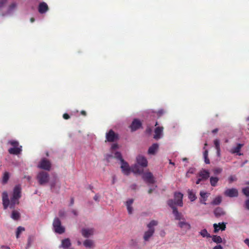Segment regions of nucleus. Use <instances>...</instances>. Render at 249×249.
Returning a JSON list of instances; mask_svg holds the SVG:
<instances>
[{
  "instance_id": "f257e3e1",
  "label": "nucleus",
  "mask_w": 249,
  "mask_h": 249,
  "mask_svg": "<svg viewBox=\"0 0 249 249\" xmlns=\"http://www.w3.org/2000/svg\"><path fill=\"white\" fill-rule=\"evenodd\" d=\"M121 162V168L122 169V172L125 175L128 176L131 171L134 174H142L143 173V169L138 166V164H135L130 168L128 163L125 161L124 160H122Z\"/></svg>"
},
{
  "instance_id": "f03ea898",
  "label": "nucleus",
  "mask_w": 249,
  "mask_h": 249,
  "mask_svg": "<svg viewBox=\"0 0 249 249\" xmlns=\"http://www.w3.org/2000/svg\"><path fill=\"white\" fill-rule=\"evenodd\" d=\"M8 144L13 146L8 149V152L10 154L18 155L22 151V146L19 145V142L16 140H10L8 142Z\"/></svg>"
},
{
  "instance_id": "7ed1b4c3",
  "label": "nucleus",
  "mask_w": 249,
  "mask_h": 249,
  "mask_svg": "<svg viewBox=\"0 0 249 249\" xmlns=\"http://www.w3.org/2000/svg\"><path fill=\"white\" fill-rule=\"evenodd\" d=\"M36 179L40 185H43L48 182L49 180V175L44 171L39 172L36 176Z\"/></svg>"
},
{
  "instance_id": "20e7f679",
  "label": "nucleus",
  "mask_w": 249,
  "mask_h": 249,
  "mask_svg": "<svg viewBox=\"0 0 249 249\" xmlns=\"http://www.w3.org/2000/svg\"><path fill=\"white\" fill-rule=\"evenodd\" d=\"M53 225L55 232L62 234L65 232V228L61 225V222L58 218L55 217L54 219Z\"/></svg>"
},
{
  "instance_id": "39448f33",
  "label": "nucleus",
  "mask_w": 249,
  "mask_h": 249,
  "mask_svg": "<svg viewBox=\"0 0 249 249\" xmlns=\"http://www.w3.org/2000/svg\"><path fill=\"white\" fill-rule=\"evenodd\" d=\"M106 141L108 142H114L119 139V136L118 134L115 133V132L112 129H110L107 133H106Z\"/></svg>"
},
{
  "instance_id": "423d86ee",
  "label": "nucleus",
  "mask_w": 249,
  "mask_h": 249,
  "mask_svg": "<svg viewBox=\"0 0 249 249\" xmlns=\"http://www.w3.org/2000/svg\"><path fill=\"white\" fill-rule=\"evenodd\" d=\"M38 167L47 171H50L51 168V163L48 160L43 158L38 164Z\"/></svg>"
},
{
  "instance_id": "0eeeda50",
  "label": "nucleus",
  "mask_w": 249,
  "mask_h": 249,
  "mask_svg": "<svg viewBox=\"0 0 249 249\" xmlns=\"http://www.w3.org/2000/svg\"><path fill=\"white\" fill-rule=\"evenodd\" d=\"M142 127L141 122L137 119H134L130 126L131 131H135Z\"/></svg>"
},
{
  "instance_id": "6e6552de",
  "label": "nucleus",
  "mask_w": 249,
  "mask_h": 249,
  "mask_svg": "<svg viewBox=\"0 0 249 249\" xmlns=\"http://www.w3.org/2000/svg\"><path fill=\"white\" fill-rule=\"evenodd\" d=\"M224 195L230 197H237L238 196V192L235 188L228 189L224 192Z\"/></svg>"
},
{
  "instance_id": "1a4fd4ad",
  "label": "nucleus",
  "mask_w": 249,
  "mask_h": 249,
  "mask_svg": "<svg viewBox=\"0 0 249 249\" xmlns=\"http://www.w3.org/2000/svg\"><path fill=\"white\" fill-rule=\"evenodd\" d=\"M178 226L181 229L188 231L191 229V225L186 222L185 218L178 222Z\"/></svg>"
},
{
  "instance_id": "9d476101",
  "label": "nucleus",
  "mask_w": 249,
  "mask_h": 249,
  "mask_svg": "<svg viewBox=\"0 0 249 249\" xmlns=\"http://www.w3.org/2000/svg\"><path fill=\"white\" fill-rule=\"evenodd\" d=\"M183 194L180 192H175L174 193V200L176 201L177 205L180 207L183 206Z\"/></svg>"
},
{
  "instance_id": "9b49d317",
  "label": "nucleus",
  "mask_w": 249,
  "mask_h": 249,
  "mask_svg": "<svg viewBox=\"0 0 249 249\" xmlns=\"http://www.w3.org/2000/svg\"><path fill=\"white\" fill-rule=\"evenodd\" d=\"M137 163L138 165H140L142 167H146L147 166V159L143 156L139 155L137 157Z\"/></svg>"
},
{
  "instance_id": "f8f14e48",
  "label": "nucleus",
  "mask_w": 249,
  "mask_h": 249,
  "mask_svg": "<svg viewBox=\"0 0 249 249\" xmlns=\"http://www.w3.org/2000/svg\"><path fill=\"white\" fill-rule=\"evenodd\" d=\"M143 179L147 183L149 184H153L155 182V180L152 173L149 172H146L143 175Z\"/></svg>"
},
{
  "instance_id": "ddd939ff",
  "label": "nucleus",
  "mask_w": 249,
  "mask_h": 249,
  "mask_svg": "<svg viewBox=\"0 0 249 249\" xmlns=\"http://www.w3.org/2000/svg\"><path fill=\"white\" fill-rule=\"evenodd\" d=\"M2 204L4 209H6L9 205L10 201L8 198V193L4 191L2 194Z\"/></svg>"
},
{
  "instance_id": "4468645a",
  "label": "nucleus",
  "mask_w": 249,
  "mask_h": 249,
  "mask_svg": "<svg viewBox=\"0 0 249 249\" xmlns=\"http://www.w3.org/2000/svg\"><path fill=\"white\" fill-rule=\"evenodd\" d=\"M213 213L215 216L217 218L224 216L226 214V212L224 211L223 208L220 207L216 208L213 211Z\"/></svg>"
},
{
  "instance_id": "2eb2a0df",
  "label": "nucleus",
  "mask_w": 249,
  "mask_h": 249,
  "mask_svg": "<svg viewBox=\"0 0 249 249\" xmlns=\"http://www.w3.org/2000/svg\"><path fill=\"white\" fill-rule=\"evenodd\" d=\"M21 187L19 185H16L14 189L13 196L15 199H19L21 197Z\"/></svg>"
},
{
  "instance_id": "dca6fc26",
  "label": "nucleus",
  "mask_w": 249,
  "mask_h": 249,
  "mask_svg": "<svg viewBox=\"0 0 249 249\" xmlns=\"http://www.w3.org/2000/svg\"><path fill=\"white\" fill-rule=\"evenodd\" d=\"M198 177L203 180H205L209 178L210 173L208 170L202 169L199 172Z\"/></svg>"
},
{
  "instance_id": "f3484780",
  "label": "nucleus",
  "mask_w": 249,
  "mask_h": 249,
  "mask_svg": "<svg viewBox=\"0 0 249 249\" xmlns=\"http://www.w3.org/2000/svg\"><path fill=\"white\" fill-rule=\"evenodd\" d=\"M163 130L162 126L157 127L155 129V135L154 138L156 140H158L161 138Z\"/></svg>"
},
{
  "instance_id": "a211bd4d",
  "label": "nucleus",
  "mask_w": 249,
  "mask_h": 249,
  "mask_svg": "<svg viewBox=\"0 0 249 249\" xmlns=\"http://www.w3.org/2000/svg\"><path fill=\"white\" fill-rule=\"evenodd\" d=\"M93 232L94 230L93 229H83L81 231L82 235L86 238H88L92 235Z\"/></svg>"
},
{
  "instance_id": "6ab92c4d",
  "label": "nucleus",
  "mask_w": 249,
  "mask_h": 249,
  "mask_svg": "<svg viewBox=\"0 0 249 249\" xmlns=\"http://www.w3.org/2000/svg\"><path fill=\"white\" fill-rule=\"evenodd\" d=\"M49 9L47 4L44 2H41L38 6V12L40 14H43L46 12Z\"/></svg>"
},
{
  "instance_id": "aec40b11",
  "label": "nucleus",
  "mask_w": 249,
  "mask_h": 249,
  "mask_svg": "<svg viewBox=\"0 0 249 249\" xmlns=\"http://www.w3.org/2000/svg\"><path fill=\"white\" fill-rule=\"evenodd\" d=\"M155 232V229H148V230L145 231L144 233L143 239L144 241H147L149 240L150 238L152 236Z\"/></svg>"
},
{
  "instance_id": "412c9836",
  "label": "nucleus",
  "mask_w": 249,
  "mask_h": 249,
  "mask_svg": "<svg viewBox=\"0 0 249 249\" xmlns=\"http://www.w3.org/2000/svg\"><path fill=\"white\" fill-rule=\"evenodd\" d=\"M159 148V144L157 143L153 144L148 149V153L150 155H155Z\"/></svg>"
},
{
  "instance_id": "4be33fe9",
  "label": "nucleus",
  "mask_w": 249,
  "mask_h": 249,
  "mask_svg": "<svg viewBox=\"0 0 249 249\" xmlns=\"http://www.w3.org/2000/svg\"><path fill=\"white\" fill-rule=\"evenodd\" d=\"M173 213L175 216V219L179 221L184 218L181 213L178 212L177 208H174L173 210Z\"/></svg>"
},
{
  "instance_id": "5701e85b",
  "label": "nucleus",
  "mask_w": 249,
  "mask_h": 249,
  "mask_svg": "<svg viewBox=\"0 0 249 249\" xmlns=\"http://www.w3.org/2000/svg\"><path fill=\"white\" fill-rule=\"evenodd\" d=\"M213 227L214 232H217L220 229L221 230V231H224L226 228V225L224 223H222L221 224L219 223L218 225L217 224H214Z\"/></svg>"
},
{
  "instance_id": "b1692460",
  "label": "nucleus",
  "mask_w": 249,
  "mask_h": 249,
  "mask_svg": "<svg viewBox=\"0 0 249 249\" xmlns=\"http://www.w3.org/2000/svg\"><path fill=\"white\" fill-rule=\"evenodd\" d=\"M71 242L69 238H66L63 239L61 241V245L60 247L63 248L64 249H67L71 247Z\"/></svg>"
},
{
  "instance_id": "393cba45",
  "label": "nucleus",
  "mask_w": 249,
  "mask_h": 249,
  "mask_svg": "<svg viewBox=\"0 0 249 249\" xmlns=\"http://www.w3.org/2000/svg\"><path fill=\"white\" fill-rule=\"evenodd\" d=\"M133 203V199H130L128 200L126 202V206L127 207V210L129 214H131L133 212V208L132 207V204Z\"/></svg>"
},
{
  "instance_id": "a878e982",
  "label": "nucleus",
  "mask_w": 249,
  "mask_h": 249,
  "mask_svg": "<svg viewBox=\"0 0 249 249\" xmlns=\"http://www.w3.org/2000/svg\"><path fill=\"white\" fill-rule=\"evenodd\" d=\"M200 196H201V198H200V203L206 205V203L205 202L208 197L207 194L203 191H201L200 192Z\"/></svg>"
},
{
  "instance_id": "bb28decb",
  "label": "nucleus",
  "mask_w": 249,
  "mask_h": 249,
  "mask_svg": "<svg viewBox=\"0 0 249 249\" xmlns=\"http://www.w3.org/2000/svg\"><path fill=\"white\" fill-rule=\"evenodd\" d=\"M188 197L191 201H193L196 199V194L192 190H188Z\"/></svg>"
},
{
  "instance_id": "cd10ccee",
  "label": "nucleus",
  "mask_w": 249,
  "mask_h": 249,
  "mask_svg": "<svg viewBox=\"0 0 249 249\" xmlns=\"http://www.w3.org/2000/svg\"><path fill=\"white\" fill-rule=\"evenodd\" d=\"M218 180L219 178L217 177H211L210 179V184L212 186L215 187L216 186Z\"/></svg>"
},
{
  "instance_id": "c85d7f7f",
  "label": "nucleus",
  "mask_w": 249,
  "mask_h": 249,
  "mask_svg": "<svg viewBox=\"0 0 249 249\" xmlns=\"http://www.w3.org/2000/svg\"><path fill=\"white\" fill-rule=\"evenodd\" d=\"M222 201V197L220 196H218L214 198L211 202V204L213 205H217L220 204Z\"/></svg>"
},
{
  "instance_id": "c756f323",
  "label": "nucleus",
  "mask_w": 249,
  "mask_h": 249,
  "mask_svg": "<svg viewBox=\"0 0 249 249\" xmlns=\"http://www.w3.org/2000/svg\"><path fill=\"white\" fill-rule=\"evenodd\" d=\"M211 237L212 238V240L217 244L221 243L222 242V239L220 236L213 235Z\"/></svg>"
},
{
  "instance_id": "7c9ffc66",
  "label": "nucleus",
  "mask_w": 249,
  "mask_h": 249,
  "mask_svg": "<svg viewBox=\"0 0 249 249\" xmlns=\"http://www.w3.org/2000/svg\"><path fill=\"white\" fill-rule=\"evenodd\" d=\"M9 179V174L8 172H5L3 174V176L2 177V183L3 184H5L7 183Z\"/></svg>"
},
{
  "instance_id": "2f4dec72",
  "label": "nucleus",
  "mask_w": 249,
  "mask_h": 249,
  "mask_svg": "<svg viewBox=\"0 0 249 249\" xmlns=\"http://www.w3.org/2000/svg\"><path fill=\"white\" fill-rule=\"evenodd\" d=\"M18 199H15L14 198V196H13L11 198V201H10L9 205L11 209L14 208L15 207V205L16 203H17V204L18 203Z\"/></svg>"
},
{
  "instance_id": "473e14b6",
  "label": "nucleus",
  "mask_w": 249,
  "mask_h": 249,
  "mask_svg": "<svg viewBox=\"0 0 249 249\" xmlns=\"http://www.w3.org/2000/svg\"><path fill=\"white\" fill-rule=\"evenodd\" d=\"M11 217L15 220H18L20 218V213L16 211H13L12 213Z\"/></svg>"
},
{
  "instance_id": "72a5a7b5",
  "label": "nucleus",
  "mask_w": 249,
  "mask_h": 249,
  "mask_svg": "<svg viewBox=\"0 0 249 249\" xmlns=\"http://www.w3.org/2000/svg\"><path fill=\"white\" fill-rule=\"evenodd\" d=\"M199 234L203 237L210 238L211 237L210 234H209L206 229H203L199 232Z\"/></svg>"
},
{
  "instance_id": "f704fd0d",
  "label": "nucleus",
  "mask_w": 249,
  "mask_h": 249,
  "mask_svg": "<svg viewBox=\"0 0 249 249\" xmlns=\"http://www.w3.org/2000/svg\"><path fill=\"white\" fill-rule=\"evenodd\" d=\"M167 204L173 210L174 208H177L175 207V205H177V204L174 199H169L167 201Z\"/></svg>"
},
{
  "instance_id": "c9c22d12",
  "label": "nucleus",
  "mask_w": 249,
  "mask_h": 249,
  "mask_svg": "<svg viewBox=\"0 0 249 249\" xmlns=\"http://www.w3.org/2000/svg\"><path fill=\"white\" fill-rule=\"evenodd\" d=\"M25 231V228L21 226H19L18 227L17 231H16V237L17 238H18L20 234L23 231Z\"/></svg>"
},
{
  "instance_id": "e433bc0d",
  "label": "nucleus",
  "mask_w": 249,
  "mask_h": 249,
  "mask_svg": "<svg viewBox=\"0 0 249 249\" xmlns=\"http://www.w3.org/2000/svg\"><path fill=\"white\" fill-rule=\"evenodd\" d=\"M158 225V222L156 220H153L150 221V222L147 225V227L149 229H154L153 227L155 226H157Z\"/></svg>"
},
{
  "instance_id": "4c0bfd02",
  "label": "nucleus",
  "mask_w": 249,
  "mask_h": 249,
  "mask_svg": "<svg viewBox=\"0 0 249 249\" xmlns=\"http://www.w3.org/2000/svg\"><path fill=\"white\" fill-rule=\"evenodd\" d=\"M203 156L204 158L205 162L206 164H209L210 163V160L208 158V151L207 150H205L203 153Z\"/></svg>"
},
{
  "instance_id": "58836bf2",
  "label": "nucleus",
  "mask_w": 249,
  "mask_h": 249,
  "mask_svg": "<svg viewBox=\"0 0 249 249\" xmlns=\"http://www.w3.org/2000/svg\"><path fill=\"white\" fill-rule=\"evenodd\" d=\"M84 245L87 248H91L93 244V242L90 240H86L84 243Z\"/></svg>"
},
{
  "instance_id": "ea45409f",
  "label": "nucleus",
  "mask_w": 249,
  "mask_h": 249,
  "mask_svg": "<svg viewBox=\"0 0 249 249\" xmlns=\"http://www.w3.org/2000/svg\"><path fill=\"white\" fill-rule=\"evenodd\" d=\"M228 180L229 183L231 184L234 181H236L237 178L235 175H231L228 178Z\"/></svg>"
},
{
  "instance_id": "a19ab883",
  "label": "nucleus",
  "mask_w": 249,
  "mask_h": 249,
  "mask_svg": "<svg viewBox=\"0 0 249 249\" xmlns=\"http://www.w3.org/2000/svg\"><path fill=\"white\" fill-rule=\"evenodd\" d=\"M7 0H0V10H2L6 7Z\"/></svg>"
},
{
  "instance_id": "79ce46f5",
  "label": "nucleus",
  "mask_w": 249,
  "mask_h": 249,
  "mask_svg": "<svg viewBox=\"0 0 249 249\" xmlns=\"http://www.w3.org/2000/svg\"><path fill=\"white\" fill-rule=\"evenodd\" d=\"M33 242L34 237L32 236H29L27 241V248H29Z\"/></svg>"
},
{
  "instance_id": "37998d69",
  "label": "nucleus",
  "mask_w": 249,
  "mask_h": 249,
  "mask_svg": "<svg viewBox=\"0 0 249 249\" xmlns=\"http://www.w3.org/2000/svg\"><path fill=\"white\" fill-rule=\"evenodd\" d=\"M114 157L117 159L121 161H122V160H124L122 158V155H121V153H120L119 152H116L114 153Z\"/></svg>"
},
{
  "instance_id": "c03bdc74",
  "label": "nucleus",
  "mask_w": 249,
  "mask_h": 249,
  "mask_svg": "<svg viewBox=\"0 0 249 249\" xmlns=\"http://www.w3.org/2000/svg\"><path fill=\"white\" fill-rule=\"evenodd\" d=\"M242 192L246 196H249V187L243 188Z\"/></svg>"
},
{
  "instance_id": "a18cd8bd",
  "label": "nucleus",
  "mask_w": 249,
  "mask_h": 249,
  "mask_svg": "<svg viewBox=\"0 0 249 249\" xmlns=\"http://www.w3.org/2000/svg\"><path fill=\"white\" fill-rule=\"evenodd\" d=\"M243 144H238L237 146L235 147L233 152L234 153H238L240 151L241 148H242Z\"/></svg>"
},
{
  "instance_id": "49530a36",
  "label": "nucleus",
  "mask_w": 249,
  "mask_h": 249,
  "mask_svg": "<svg viewBox=\"0 0 249 249\" xmlns=\"http://www.w3.org/2000/svg\"><path fill=\"white\" fill-rule=\"evenodd\" d=\"M222 171V169L220 168H216L213 169V171L214 175H218L220 174Z\"/></svg>"
},
{
  "instance_id": "de8ad7c7",
  "label": "nucleus",
  "mask_w": 249,
  "mask_h": 249,
  "mask_svg": "<svg viewBox=\"0 0 249 249\" xmlns=\"http://www.w3.org/2000/svg\"><path fill=\"white\" fill-rule=\"evenodd\" d=\"M214 144L216 150H218L220 148V142L218 139H216L214 141Z\"/></svg>"
},
{
  "instance_id": "09e8293b",
  "label": "nucleus",
  "mask_w": 249,
  "mask_h": 249,
  "mask_svg": "<svg viewBox=\"0 0 249 249\" xmlns=\"http://www.w3.org/2000/svg\"><path fill=\"white\" fill-rule=\"evenodd\" d=\"M16 6H17V4L16 3H12L11 4H10L9 5L8 11H10L13 10L14 8H16Z\"/></svg>"
},
{
  "instance_id": "8fccbe9b",
  "label": "nucleus",
  "mask_w": 249,
  "mask_h": 249,
  "mask_svg": "<svg viewBox=\"0 0 249 249\" xmlns=\"http://www.w3.org/2000/svg\"><path fill=\"white\" fill-rule=\"evenodd\" d=\"M165 113V111L163 109H160L157 112V115L158 117H160Z\"/></svg>"
},
{
  "instance_id": "3c124183",
  "label": "nucleus",
  "mask_w": 249,
  "mask_h": 249,
  "mask_svg": "<svg viewBox=\"0 0 249 249\" xmlns=\"http://www.w3.org/2000/svg\"><path fill=\"white\" fill-rule=\"evenodd\" d=\"M55 184H56V181L55 180L51 181V182L50 183V186H51V189L52 190H53L54 189V188L55 187Z\"/></svg>"
},
{
  "instance_id": "603ef678",
  "label": "nucleus",
  "mask_w": 249,
  "mask_h": 249,
  "mask_svg": "<svg viewBox=\"0 0 249 249\" xmlns=\"http://www.w3.org/2000/svg\"><path fill=\"white\" fill-rule=\"evenodd\" d=\"M152 131V128L149 126H147L145 130V132L148 134H150L151 133Z\"/></svg>"
},
{
  "instance_id": "864d4df0",
  "label": "nucleus",
  "mask_w": 249,
  "mask_h": 249,
  "mask_svg": "<svg viewBox=\"0 0 249 249\" xmlns=\"http://www.w3.org/2000/svg\"><path fill=\"white\" fill-rule=\"evenodd\" d=\"M245 208L249 210V198L245 201Z\"/></svg>"
},
{
  "instance_id": "5fc2aeb1",
  "label": "nucleus",
  "mask_w": 249,
  "mask_h": 249,
  "mask_svg": "<svg viewBox=\"0 0 249 249\" xmlns=\"http://www.w3.org/2000/svg\"><path fill=\"white\" fill-rule=\"evenodd\" d=\"M63 117L64 119L65 120H68L69 119H70V115L67 114V113H64L63 115Z\"/></svg>"
},
{
  "instance_id": "6e6d98bb",
  "label": "nucleus",
  "mask_w": 249,
  "mask_h": 249,
  "mask_svg": "<svg viewBox=\"0 0 249 249\" xmlns=\"http://www.w3.org/2000/svg\"><path fill=\"white\" fill-rule=\"evenodd\" d=\"M194 170L195 169H193V168H191L187 172V173H186V176L188 177V174L190 173V174H193L194 173Z\"/></svg>"
},
{
  "instance_id": "4d7b16f0",
  "label": "nucleus",
  "mask_w": 249,
  "mask_h": 249,
  "mask_svg": "<svg viewBox=\"0 0 249 249\" xmlns=\"http://www.w3.org/2000/svg\"><path fill=\"white\" fill-rule=\"evenodd\" d=\"M118 145L116 143L113 144L112 146H111V148H112V150H115L117 148H118Z\"/></svg>"
},
{
  "instance_id": "13d9d810",
  "label": "nucleus",
  "mask_w": 249,
  "mask_h": 249,
  "mask_svg": "<svg viewBox=\"0 0 249 249\" xmlns=\"http://www.w3.org/2000/svg\"><path fill=\"white\" fill-rule=\"evenodd\" d=\"M213 249H223V247L221 245H219L215 246Z\"/></svg>"
},
{
  "instance_id": "bf43d9fd",
  "label": "nucleus",
  "mask_w": 249,
  "mask_h": 249,
  "mask_svg": "<svg viewBox=\"0 0 249 249\" xmlns=\"http://www.w3.org/2000/svg\"><path fill=\"white\" fill-rule=\"evenodd\" d=\"M65 213L63 211H60L59 212V215L61 217L64 215Z\"/></svg>"
},
{
  "instance_id": "052dcab7",
  "label": "nucleus",
  "mask_w": 249,
  "mask_h": 249,
  "mask_svg": "<svg viewBox=\"0 0 249 249\" xmlns=\"http://www.w3.org/2000/svg\"><path fill=\"white\" fill-rule=\"evenodd\" d=\"M203 180L202 179V178H200L199 177L198 178V179H197L196 181V184H198L200 183V182Z\"/></svg>"
},
{
  "instance_id": "680f3d73",
  "label": "nucleus",
  "mask_w": 249,
  "mask_h": 249,
  "mask_svg": "<svg viewBox=\"0 0 249 249\" xmlns=\"http://www.w3.org/2000/svg\"><path fill=\"white\" fill-rule=\"evenodd\" d=\"M72 213L75 216L77 215V212L75 210H72L71 211Z\"/></svg>"
},
{
  "instance_id": "e2e57ef3",
  "label": "nucleus",
  "mask_w": 249,
  "mask_h": 249,
  "mask_svg": "<svg viewBox=\"0 0 249 249\" xmlns=\"http://www.w3.org/2000/svg\"><path fill=\"white\" fill-rule=\"evenodd\" d=\"M81 114L83 115V116H86L87 113H86V112L85 110H82L81 111Z\"/></svg>"
},
{
  "instance_id": "0e129e2a",
  "label": "nucleus",
  "mask_w": 249,
  "mask_h": 249,
  "mask_svg": "<svg viewBox=\"0 0 249 249\" xmlns=\"http://www.w3.org/2000/svg\"><path fill=\"white\" fill-rule=\"evenodd\" d=\"M94 199L95 200V201H98L99 200V196L96 195L94 196Z\"/></svg>"
},
{
  "instance_id": "69168bd1",
  "label": "nucleus",
  "mask_w": 249,
  "mask_h": 249,
  "mask_svg": "<svg viewBox=\"0 0 249 249\" xmlns=\"http://www.w3.org/2000/svg\"><path fill=\"white\" fill-rule=\"evenodd\" d=\"M218 131V128H215V129H214L213 130L212 132L213 133H215L217 132Z\"/></svg>"
},
{
  "instance_id": "338daca9",
  "label": "nucleus",
  "mask_w": 249,
  "mask_h": 249,
  "mask_svg": "<svg viewBox=\"0 0 249 249\" xmlns=\"http://www.w3.org/2000/svg\"><path fill=\"white\" fill-rule=\"evenodd\" d=\"M73 203H74V199H73V198H71V200L70 205H72L73 204Z\"/></svg>"
},
{
  "instance_id": "774afa93",
  "label": "nucleus",
  "mask_w": 249,
  "mask_h": 249,
  "mask_svg": "<svg viewBox=\"0 0 249 249\" xmlns=\"http://www.w3.org/2000/svg\"><path fill=\"white\" fill-rule=\"evenodd\" d=\"M136 187V184H133L131 186V188H132V189H135Z\"/></svg>"
}]
</instances>
